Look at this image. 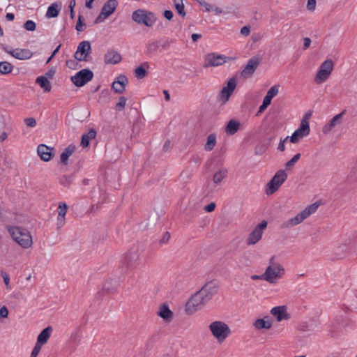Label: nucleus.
Wrapping results in <instances>:
<instances>
[{"instance_id": "obj_54", "label": "nucleus", "mask_w": 357, "mask_h": 357, "mask_svg": "<svg viewBox=\"0 0 357 357\" xmlns=\"http://www.w3.org/2000/svg\"><path fill=\"white\" fill-rule=\"evenodd\" d=\"M8 315V310L6 306H2L0 308V317L6 318Z\"/></svg>"}, {"instance_id": "obj_39", "label": "nucleus", "mask_w": 357, "mask_h": 357, "mask_svg": "<svg viewBox=\"0 0 357 357\" xmlns=\"http://www.w3.org/2000/svg\"><path fill=\"white\" fill-rule=\"evenodd\" d=\"M175 43V39L173 38H167L162 41H160V47L164 50H168L171 45Z\"/></svg>"}, {"instance_id": "obj_16", "label": "nucleus", "mask_w": 357, "mask_h": 357, "mask_svg": "<svg viewBox=\"0 0 357 357\" xmlns=\"http://www.w3.org/2000/svg\"><path fill=\"white\" fill-rule=\"evenodd\" d=\"M218 286L215 281H209L199 290L208 301L218 292Z\"/></svg>"}, {"instance_id": "obj_5", "label": "nucleus", "mask_w": 357, "mask_h": 357, "mask_svg": "<svg viewBox=\"0 0 357 357\" xmlns=\"http://www.w3.org/2000/svg\"><path fill=\"white\" fill-rule=\"evenodd\" d=\"M132 19L138 24H144L147 27H151L155 23L157 17L150 11L138 9L132 14Z\"/></svg>"}, {"instance_id": "obj_62", "label": "nucleus", "mask_w": 357, "mask_h": 357, "mask_svg": "<svg viewBox=\"0 0 357 357\" xmlns=\"http://www.w3.org/2000/svg\"><path fill=\"white\" fill-rule=\"evenodd\" d=\"M163 15L168 20H171L174 16L172 11L169 10H165L163 13Z\"/></svg>"}, {"instance_id": "obj_10", "label": "nucleus", "mask_w": 357, "mask_h": 357, "mask_svg": "<svg viewBox=\"0 0 357 357\" xmlns=\"http://www.w3.org/2000/svg\"><path fill=\"white\" fill-rule=\"evenodd\" d=\"M93 77V73L90 69L84 68L71 77V81L77 87H82Z\"/></svg>"}, {"instance_id": "obj_42", "label": "nucleus", "mask_w": 357, "mask_h": 357, "mask_svg": "<svg viewBox=\"0 0 357 357\" xmlns=\"http://www.w3.org/2000/svg\"><path fill=\"white\" fill-rule=\"evenodd\" d=\"M349 176L353 180H357V159L355 160L354 165L351 167Z\"/></svg>"}, {"instance_id": "obj_33", "label": "nucleus", "mask_w": 357, "mask_h": 357, "mask_svg": "<svg viewBox=\"0 0 357 357\" xmlns=\"http://www.w3.org/2000/svg\"><path fill=\"white\" fill-rule=\"evenodd\" d=\"M216 144V135L214 133L210 134L204 146V149L207 151H212Z\"/></svg>"}, {"instance_id": "obj_23", "label": "nucleus", "mask_w": 357, "mask_h": 357, "mask_svg": "<svg viewBox=\"0 0 357 357\" xmlns=\"http://www.w3.org/2000/svg\"><path fill=\"white\" fill-rule=\"evenodd\" d=\"M139 255L137 252H130L125 256V261L128 267L134 268L139 264Z\"/></svg>"}, {"instance_id": "obj_59", "label": "nucleus", "mask_w": 357, "mask_h": 357, "mask_svg": "<svg viewBox=\"0 0 357 357\" xmlns=\"http://www.w3.org/2000/svg\"><path fill=\"white\" fill-rule=\"evenodd\" d=\"M311 39L310 38H304L303 39V50H307V48L310 47V44H311Z\"/></svg>"}, {"instance_id": "obj_31", "label": "nucleus", "mask_w": 357, "mask_h": 357, "mask_svg": "<svg viewBox=\"0 0 357 357\" xmlns=\"http://www.w3.org/2000/svg\"><path fill=\"white\" fill-rule=\"evenodd\" d=\"M59 5L57 3H53L47 8L45 16L47 18L56 17L59 15Z\"/></svg>"}, {"instance_id": "obj_22", "label": "nucleus", "mask_w": 357, "mask_h": 357, "mask_svg": "<svg viewBox=\"0 0 357 357\" xmlns=\"http://www.w3.org/2000/svg\"><path fill=\"white\" fill-rule=\"evenodd\" d=\"M118 2L116 0H108L102 8V15H104L103 18H107L116 10Z\"/></svg>"}, {"instance_id": "obj_6", "label": "nucleus", "mask_w": 357, "mask_h": 357, "mask_svg": "<svg viewBox=\"0 0 357 357\" xmlns=\"http://www.w3.org/2000/svg\"><path fill=\"white\" fill-rule=\"evenodd\" d=\"M287 174L285 171L280 169L276 172L271 181L266 184V194L271 195L275 193L287 180Z\"/></svg>"}, {"instance_id": "obj_28", "label": "nucleus", "mask_w": 357, "mask_h": 357, "mask_svg": "<svg viewBox=\"0 0 357 357\" xmlns=\"http://www.w3.org/2000/svg\"><path fill=\"white\" fill-rule=\"evenodd\" d=\"M239 127H240V123L238 121H236L235 119H231L228 122V123L225 128V132L227 135H234L238 130Z\"/></svg>"}, {"instance_id": "obj_60", "label": "nucleus", "mask_w": 357, "mask_h": 357, "mask_svg": "<svg viewBox=\"0 0 357 357\" xmlns=\"http://www.w3.org/2000/svg\"><path fill=\"white\" fill-rule=\"evenodd\" d=\"M66 223L65 218L57 216V228L62 227Z\"/></svg>"}, {"instance_id": "obj_15", "label": "nucleus", "mask_w": 357, "mask_h": 357, "mask_svg": "<svg viewBox=\"0 0 357 357\" xmlns=\"http://www.w3.org/2000/svg\"><path fill=\"white\" fill-rule=\"evenodd\" d=\"M236 79L235 77H233L229 79L227 82V85L222 89L220 93V100L223 103H225L229 100L230 96L236 89Z\"/></svg>"}, {"instance_id": "obj_58", "label": "nucleus", "mask_w": 357, "mask_h": 357, "mask_svg": "<svg viewBox=\"0 0 357 357\" xmlns=\"http://www.w3.org/2000/svg\"><path fill=\"white\" fill-rule=\"evenodd\" d=\"M170 238V234L168 231L165 232L162 238L160 240V243L163 244L168 242Z\"/></svg>"}, {"instance_id": "obj_4", "label": "nucleus", "mask_w": 357, "mask_h": 357, "mask_svg": "<svg viewBox=\"0 0 357 357\" xmlns=\"http://www.w3.org/2000/svg\"><path fill=\"white\" fill-rule=\"evenodd\" d=\"M319 207V204L314 203L307 206L301 212L298 213L295 217L284 222L282 225V228H289L301 223L304 220L307 218L310 215L315 213Z\"/></svg>"}, {"instance_id": "obj_25", "label": "nucleus", "mask_w": 357, "mask_h": 357, "mask_svg": "<svg viewBox=\"0 0 357 357\" xmlns=\"http://www.w3.org/2000/svg\"><path fill=\"white\" fill-rule=\"evenodd\" d=\"M254 326L258 330L269 329L272 326V321L268 316L264 317L262 319H257L254 323Z\"/></svg>"}, {"instance_id": "obj_41", "label": "nucleus", "mask_w": 357, "mask_h": 357, "mask_svg": "<svg viewBox=\"0 0 357 357\" xmlns=\"http://www.w3.org/2000/svg\"><path fill=\"white\" fill-rule=\"evenodd\" d=\"M280 85H274L269 89L266 96L273 99L279 92Z\"/></svg>"}, {"instance_id": "obj_45", "label": "nucleus", "mask_w": 357, "mask_h": 357, "mask_svg": "<svg viewBox=\"0 0 357 357\" xmlns=\"http://www.w3.org/2000/svg\"><path fill=\"white\" fill-rule=\"evenodd\" d=\"M83 20H84L83 16L82 15H79L78 17L77 24L75 26V29L78 32H81L84 30L83 26H84L85 24L83 23Z\"/></svg>"}, {"instance_id": "obj_19", "label": "nucleus", "mask_w": 357, "mask_h": 357, "mask_svg": "<svg viewBox=\"0 0 357 357\" xmlns=\"http://www.w3.org/2000/svg\"><path fill=\"white\" fill-rule=\"evenodd\" d=\"M52 151V148H50L45 144H40L37 149L38 154L40 158L45 162L50 161L54 155Z\"/></svg>"}, {"instance_id": "obj_12", "label": "nucleus", "mask_w": 357, "mask_h": 357, "mask_svg": "<svg viewBox=\"0 0 357 357\" xmlns=\"http://www.w3.org/2000/svg\"><path fill=\"white\" fill-rule=\"evenodd\" d=\"M91 52V46L89 41L84 40L78 45L77 51L74 54L75 60L79 61H87L88 56Z\"/></svg>"}, {"instance_id": "obj_29", "label": "nucleus", "mask_w": 357, "mask_h": 357, "mask_svg": "<svg viewBox=\"0 0 357 357\" xmlns=\"http://www.w3.org/2000/svg\"><path fill=\"white\" fill-rule=\"evenodd\" d=\"M76 147L73 144H70L61 154L60 158L62 163L66 165L68 158L75 152Z\"/></svg>"}, {"instance_id": "obj_46", "label": "nucleus", "mask_w": 357, "mask_h": 357, "mask_svg": "<svg viewBox=\"0 0 357 357\" xmlns=\"http://www.w3.org/2000/svg\"><path fill=\"white\" fill-rule=\"evenodd\" d=\"M42 346L43 344H38V342H36L31 351L30 357H36L38 355L39 352L40 351Z\"/></svg>"}, {"instance_id": "obj_48", "label": "nucleus", "mask_w": 357, "mask_h": 357, "mask_svg": "<svg viewBox=\"0 0 357 357\" xmlns=\"http://www.w3.org/2000/svg\"><path fill=\"white\" fill-rule=\"evenodd\" d=\"M201 6H204L206 11L210 12L213 10V6L204 0H196Z\"/></svg>"}, {"instance_id": "obj_27", "label": "nucleus", "mask_w": 357, "mask_h": 357, "mask_svg": "<svg viewBox=\"0 0 357 357\" xmlns=\"http://www.w3.org/2000/svg\"><path fill=\"white\" fill-rule=\"evenodd\" d=\"M228 170L226 168L219 169L213 175V182L215 185L220 184L222 181L227 176Z\"/></svg>"}, {"instance_id": "obj_3", "label": "nucleus", "mask_w": 357, "mask_h": 357, "mask_svg": "<svg viewBox=\"0 0 357 357\" xmlns=\"http://www.w3.org/2000/svg\"><path fill=\"white\" fill-rule=\"evenodd\" d=\"M208 329L219 343L223 342L231 333L229 326L221 321H215L210 324Z\"/></svg>"}, {"instance_id": "obj_9", "label": "nucleus", "mask_w": 357, "mask_h": 357, "mask_svg": "<svg viewBox=\"0 0 357 357\" xmlns=\"http://www.w3.org/2000/svg\"><path fill=\"white\" fill-rule=\"evenodd\" d=\"M267 225L268 223L266 220H262L258 224L246 238V244L248 245H253L259 241L262 238L264 231L267 227Z\"/></svg>"}, {"instance_id": "obj_24", "label": "nucleus", "mask_w": 357, "mask_h": 357, "mask_svg": "<svg viewBox=\"0 0 357 357\" xmlns=\"http://www.w3.org/2000/svg\"><path fill=\"white\" fill-rule=\"evenodd\" d=\"M157 314L166 321H170L173 317V312L169 310L168 305L166 303L160 305Z\"/></svg>"}, {"instance_id": "obj_1", "label": "nucleus", "mask_w": 357, "mask_h": 357, "mask_svg": "<svg viewBox=\"0 0 357 357\" xmlns=\"http://www.w3.org/2000/svg\"><path fill=\"white\" fill-rule=\"evenodd\" d=\"M274 261L275 257H272L269 260V266L266 267L264 271L265 281L271 284H276L285 273L282 265Z\"/></svg>"}, {"instance_id": "obj_61", "label": "nucleus", "mask_w": 357, "mask_h": 357, "mask_svg": "<svg viewBox=\"0 0 357 357\" xmlns=\"http://www.w3.org/2000/svg\"><path fill=\"white\" fill-rule=\"evenodd\" d=\"M215 204L214 202H211L204 207V210L206 212H212L215 210Z\"/></svg>"}, {"instance_id": "obj_50", "label": "nucleus", "mask_w": 357, "mask_h": 357, "mask_svg": "<svg viewBox=\"0 0 357 357\" xmlns=\"http://www.w3.org/2000/svg\"><path fill=\"white\" fill-rule=\"evenodd\" d=\"M1 276L3 279V282L6 286L7 288H10V287L9 286V282H10V277H9V275L4 272V271H1Z\"/></svg>"}, {"instance_id": "obj_57", "label": "nucleus", "mask_w": 357, "mask_h": 357, "mask_svg": "<svg viewBox=\"0 0 357 357\" xmlns=\"http://www.w3.org/2000/svg\"><path fill=\"white\" fill-rule=\"evenodd\" d=\"M55 73H56L55 68H52L49 69L45 73V77H46L47 79L48 78H52L54 75L55 74Z\"/></svg>"}, {"instance_id": "obj_2", "label": "nucleus", "mask_w": 357, "mask_h": 357, "mask_svg": "<svg viewBox=\"0 0 357 357\" xmlns=\"http://www.w3.org/2000/svg\"><path fill=\"white\" fill-rule=\"evenodd\" d=\"M8 231L14 241L21 247L28 248L31 246L32 238L27 229L20 227H10Z\"/></svg>"}, {"instance_id": "obj_40", "label": "nucleus", "mask_w": 357, "mask_h": 357, "mask_svg": "<svg viewBox=\"0 0 357 357\" xmlns=\"http://www.w3.org/2000/svg\"><path fill=\"white\" fill-rule=\"evenodd\" d=\"M67 211V204L64 202H60L58 207V216L65 218Z\"/></svg>"}, {"instance_id": "obj_11", "label": "nucleus", "mask_w": 357, "mask_h": 357, "mask_svg": "<svg viewBox=\"0 0 357 357\" xmlns=\"http://www.w3.org/2000/svg\"><path fill=\"white\" fill-rule=\"evenodd\" d=\"M310 131L309 121H307L306 119H302L299 128L289 137V140L291 143L296 144L301 139L307 136L310 134Z\"/></svg>"}, {"instance_id": "obj_21", "label": "nucleus", "mask_w": 357, "mask_h": 357, "mask_svg": "<svg viewBox=\"0 0 357 357\" xmlns=\"http://www.w3.org/2000/svg\"><path fill=\"white\" fill-rule=\"evenodd\" d=\"M121 55L114 50H108L104 56V61L107 64H116L121 62Z\"/></svg>"}, {"instance_id": "obj_35", "label": "nucleus", "mask_w": 357, "mask_h": 357, "mask_svg": "<svg viewBox=\"0 0 357 357\" xmlns=\"http://www.w3.org/2000/svg\"><path fill=\"white\" fill-rule=\"evenodd\" d=\"M346 110H343L340 114L333 116L328 123L331 124L333 128H335L337 125H340L342 123V119L343 116L345 114Z\"/></svg>"}, {"instance_id": "obj_20", "label": "nucleus", "mask_w": 357, "mask_h": 357, "mask_svg": "<svg viewBox=\"0 0 357 357\" xmlns=\"http://www.w3.org/2000/svg\"><path fill=\"white\" fill-rule=\"evenodd\" d=\"M271 313L276 318L278 321L289 319V314L287 312L284 306L274 307L271 309Z\"/></svg>"}, {"instance_id": "obj_55", "label": "nucleus", "mask_w": 357, "mask_h": 357, "mask_svg": "<svg viewBox=\"0 0 357 357\" xmlns=\"http://www.w3.org/2000/svg\"><path fill=\"white\" fill-rule=\"evenodd\" d=\"M333 126H331V124L330 123H328L327 124H326L324 127H323V129H322V132L324 133V134H328L333 129Z\"/></svg>"}, {"instance_id": "obj_13", "label": "nucleus", "mask_w": 357, "mask_h": 357, "mask_svg": "<svg viewBox=\"0 0 357 357\" xmlns=\"http://www.w3.org/2000/svg\"><path fill=\"white\" fill-rule=\"evenodd\" d=\"M261 63V59L259 56H252L250 58L241 73V77L244 79L250 78L255 73Z\"/></svg>"}, {"instance_id": "obj_32", "label": "nucleus", "mask_w": 357, "mask_h": 357, "mask_svg": "<svg viewBox=\"0 0 357 357\" xmlns=\"http://www.w3.org/2000/svg\"><path fill=\"white\" fill-rule=\"evenodd\" d=\"M149 68V63L144 62L141 66H138L135 70V77L139 79H143L146 75V68Z\"/></svg>"}, {"instance_id": "obj_8", "label": "nucleus", "mask_w": 357, "mask_h": 357, "mask_svg": "<svg viewBox=\"0 0 357 357\" xmlns=\"http://www.w3.org/2000/svg\"><path fill=\"white\" fill-rule=\"evenodd\" d=\"M333 70V62L331 59L324 61L314 77L317 84H321L328 79Z\"/></svg>"}, {"instance_id": "obj_49", "label": "nucleus", "mask_w": 357, "mask_h": 357, "mask_svg": "<svg viewBox=\"0 0 357 357\" xmlns=\"http://www.w3.org/2000/svg\"><path fill=\"white\" fill-rule=\"evenodd\" d=\"M175 9L178 15H181L182 17H185L186 13L184 10V4L182 5H175Z\"/></svg>"}, {"instance_id": "obj_63", "label": "nucleus", "mask_w": 357, "mask_h": 357, "mask_svg": "<svg viewBox=\"0 0 357 357\" xmlns=\"http://www.w3.org/2000/svg\"><path fill=\"white\" fill-rule=\"evenodd\" d=\"M89 142H90V139L89 138L82 135V139H81V145L83 147H87L89 144Z\"/></svg>"}, {"instance_id": "obj_44", "label": "nucleus", "mask_w": 357, "mask_h": 357, "mask_svg": "<svg viewBox=\"0 0 357 357\" xmlns=\"http://www.w3.org/2000/svg\"><path fill=\"white\" fill-rule=\"evenodd\" d=\"M127 99L124 96H121L119 99V102L116 104V109L122 110L126 104Z\"/></svg>"}, {"instance_id": "obj_64", "label": "nucleus", "mask_w": 357, "mask_h": 357, "mask_svg": "<svg viewBox=\"0 0 357 357\" xmlns=\"http://www.w3.org/2000/svg\"><path fill=\"white\" fill-rule=\"evenodd\" d=\"M250 33V26H245L241 28V33L243 36H248Z\"/></svg>"}, {"instance_id": "obj_34", "label": "nucleus", "mask_w": 357, "mask_h": 357, "mask_svg": "<svg viewBox=\"0 0 357 357\" xmlns=\"http://www.w3.org/2000/svg\"><path fill=\"white\" fill-rule=\"evenodd\" d=\"M12 63L8 61L0 62V73L3 75H7L12 72L13 69Z\"/></svg>"}, {"instance_id": "obj_38", "label": "nucleus", "mask_w": 357, "mask_h": 357, "mask_svg": "<svg viewBox=\"0 0 357 357\" xmlns=\"http://www.w3.org/2000/svg\"><path fill=\"white\" fill-rule=\"evenodd\" d=\"M73 181V176L64 175L62 177H61L59 179V183L65 187H69Z\"/></svg>"}, {"instance_id": "obj_53", "label": "nucleus", "mask_w": 357, "mask_h": 357, "mask_svg": "<svg viewBox=\"0 0 357 357\" xmlns=\"http://www.w3.org/2000/svg\"><path fill=\"white\" fill-rule=\"evenodd\" d=\"M316 7V0H307V8L309 10H314Z\"/></svg>"}, {"instance_id": "obj_18", "label": "nucleus", "mask_w": 357, "mask_h": 357, "mask_svg": "<svg viewBox=\"0 0 357 357\" xmlns=\"http://www.w3.org/2000/svg\"><path fill=\"white\" fill-rule=\"evenodd\" d=\"M128 84V79L126 75H121L117 77V80L112 83V88L116 93H122L126 85Z\"/></svg>"}, {"instance_id": "obj_47", "label": "nucleus", "mask_w": 357, "mask_h": 357, "mask_svg": "<svg viewBox=\"0 0 357 357\" xmlns=\"http://www.w3.org/2000/svg\"><path fill=\"white\" fill-rule=\"evenodd\" d=\"M24 123L28 127L33 128L36 126V121L34 118H26L24 119Z\"/></svg>"}, {"instance_id": "obj_37", "label": "nucleus", "mask_w": 357, "mask_h": 357, "mask_svg": "<svg viewBox=\"0 0 357 357\" xmlns=\"http://www.w3.org/2000/svg\"><path fill=\"white\" fill-rule=\"evenodd\" d=\"M301 153H296L294 157L285 164V168L287 170L291 169L295 165V163L301 158Z\"/></svg>"}, {"instance_id": "obj_17", "label": "nucleus", "mask_w": 357, "mask_h": 357, "mask_svg": "<svg viewBox=\"0 0 357 357\" xmlns=\"http://www.w3.org/2000/svg\"><path fill=\"white\" fill-rule=\"evenodd\" d=\"M6 52L13 57L19 60L29 59L33 56V52L29 49L16 48L10 50H6Z\"/></svg>"}, {"instance_id": "obj_43", "label": "nucleus", "mask_w": 357, "mask_h": 357, "mask_svg": "<svg viewBox=\"0 0 357 357\" xmlns=\"http://www.w3.org/2000/svg\"><path fill=\"white\" fill-rule=\"evenodd\" d=\"M24 27L26 30L27 31H33L36 29V23L32 21V20H27L24 24Z\"/></svg>"}, {"instance_id": "obj_36", "label": "nucleus", "mask_w": 357, "mask_h": 357, "mask_svg": "<svg viewBox=\"0 0 357 357\" xmlns=\"http://www.w3.org/2000/svg\"><path fill=\"white\" fill-rule=\"evenodd\" d=\"M159 47H160V41L155 40V41L149 42L146 45L147 52H148V53L155 52L158 50Z\"/></svg>"}, {"instance_id": "obj_14", "label": "nucleus", "mask_w": 357, "mask_h": 357, "mask_svg": "<svg viewBox=\"0 0 357 357\" xmlns=\"http://www.w3.org/2000/svg\"><path fill=\"white\" fill-rule=\"evenodd\" d=\"M225 62L226 56L216 53H209L204 56V63L203 66L204 68L218 66L224 64Z\"/></svg>"}, {"instance_id": "obj_30", "label": "nucleus", "mask_w": 357, "mask_h": 357, "mask_svg": "<svg viewBox=\"0 0 357 357\" xmlns=\"http://www.w3.org/2000/svg\"><path fill=\"white\" fill-rule=\"evenodd\" d=\"M36 83L44 89L45 92H50L52 89L51 84L47 78L45 76L38 77L36 79Z\"/></svg>"}, {"instance_id": "obj_7", "label": "nucleus", "mask_w": 357, "mask_h": 357, "mask_svg": "<svg viewBox=\"0 0 357 357\" xmlns=\"http://www.w3.org/2000/svg\"><path fill=\"white\" fill-rule=\"evenodd\" d=\"M208 301L199 291H197L188 301L185 305L186 311L190 314H193L202 308Z\"/></svg>"}, {"instance_id": "obj_56", "label": "nucleus", "mask_w": 357, "mask_h": 357, "mask_svg": "<svg viewBox=\"0 0 357 357\" xmlns=\"http://www.w3.org/2000/svg\"><path fill=\"white\" fill-rule=\"evenodd\" d=\"M289 139V137L287 136V137H285L283 140H280V142L278 145V149L280 151H284L285 150V146H284V143L288 140Z\"/></svg>"}, {"instance_id": "obj_26", "label": "nucleus", "mask_w": 357, "mask_h": 357, "mask_svg": "<svg viewBox=\"0 0 357 357\" xmlns=\"http://www.w3.org/2000/svg\"><path fill=\"white\" fill-rule=\"evenodd\" d=\"M52 332V326H47L43 329L38 335L37 342L38 344H45L47 342Z\"/></svg>"}, {"instance_id": "obj_52", "label": "nucleus", "mask_w": 357, "mask_h": 357, "mask_svg": "<svg viewBox=\"0 0 357 357\" xmlns=\"http://www.w3.org/2000/svg\"><path fill=\"white\" fill-rule=\"evenodd\" d=\"M89 139H94L96 136V131L94 129H91L87 133L83 135Z\"/></svg>"}, {"instance_id": "obj_51", "label": "nucleus", "mask_w": 357, "mask_h": 357, "mask_svg": "<svg viewBox=\"0 0 357 357\" xmlns=\"http://www.w3.org/2000/svg\"><path fill=\"white\" fill-rule=\"evenodd\" d=\"M75 4H76L75 0H70V3H69V8H70L71 19H73L75 17L74 8L75 6Z\"/></svg>"}]
</instances>
